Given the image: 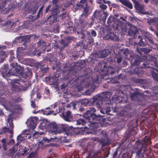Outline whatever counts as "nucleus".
<instances>
[{"mask_svg": "<svg viewBox=\"0 0 158 158\" xmlns=\"http://www.w3.org/2000/svg\"><path fill=\"white\" fill-rule=\"evenodd\" d=\"M110 93L108 92H102L94 97L91 101L92 103L98 109L101 108L100 112L103 114L105 112L109 114L110 111Z\"/></svg>", "mask_w": 158, "mask_h": 158, "instance_id": "obj_1", "label": "nucleus"}, {"mask_svg": "<svg viewBox=\"0 0 158 158\" xmlns=\"http://www.w3.org/2000/svg\"><path fill=\"white\" fill-rule=\"evenodd\" d=\"M107 23L108 26L112 25L115 26L116 29L121 30L124 34L133 36L135 38L138 32L137 28L136 27L133 25H127L114 16H110L108 18Z\"/></svg>", "mask_w": 158, "mask_h": 158, "instance_id": "obj_2", "label": "nucleus"}, {"mask_svg": "<svg viewBox=\"0 0 158 158\" xmlns=\"http://www.w3.org/2000/svg\"><path fill=\"white\" fill-rule=\"evenodd\" d=\"M95 111L94 107L91 106L83 114V116L89 122V124L88 125L90 129H92L95 132L99 131L101 132L102 130H100L98 128L100 126H102L101 122L104 121V119L100 118L102 117L100 115H97L94 114V113Z\"/></svg>", "mask_w": 158, "mask_h": 158, "instance_id": "obj_3", "label": "nucleus"}, {"mask_svg": "<svg viewBox=\"0 0 158 158\" xmlns=\"http://www.w3.org/2000/svg\"><path fill=\"white\" fill-rule=\"evenodd\" d=\"M144 37H141V36H139L138 37V39H139V45L141 46H143L146 45V44L148 45V43H150L152 44H154L153 41L149 38L150 37V34L149 33L144 32L143 33Z\"/></svg>", "mask_w": 158, "mask_h": 158, "instance_id": "obj_4", "label": "nucleus"}, {"mask_svg": "<svg viewBox=\"0 0 158 158\" xmlns=\"http://www.w3.org/2000/svg\"><path fill=\"white\" fill-rule=\"evenodd\" d=\"M10 53L11 56L13 55V52L10 51ZM16 59L13 56H11L9 60L10 66L15 69V70L17 73H19L23 70V68L20 65L18 64L16 62H15V60Z\"/></svg>", "mask_w": 158, "mask_h": 158, "instance_id": "obj_5", "label": "nucleus"}, {"mask_svg": "<svg viewBox=\"0 0 158 158\" xmlns=\"http://www.w3.org/2000/svg\"><path fill=\"white\" fill-rule=\"evenodd\" d=\"M59 128L57 124L54 123H50L47 127V131L55 134L61 132V130Z\"/></svg>", "mask_w": 158, "mask_h": 158, "instance_id": "obj_6", "label": "nucleus"}, {"mask_svg": "<svg viewBox=\"0 0 158 158\" xmlns=\"http://www.w3.org/2000/svg\"><path fill=\"white\" fill-rule=\"evenodd\" d=\"M84 11L82 14L80 16V23L81 24V27H85V25L86 24V22L84 21V19L88 15L90 14L89 12V7L86 6H85L83 7Z\"/></svg>", "mask_w": 158, "mask_h": 158, "instance_id": "obj_7", "label": "nucleus"}, {"mask_svg": "<svg viewBox=\"0 0 158 158\" xmlns=\"http://www.w3.org/2000/svg\"><path fill=\"white\" fill-rule=\"evenodd\" d=\"M6 46L0 45V62H2L5 59L6 55L5 52L3 51V49H5L6 48H10L12 46V45L9 42H5Z\"/></svg>", "mask_w": 158, "mask_h": 158, "instance_id": "obj_8", "label": "nucleus"}, {"mask_svg": "<svg viewBox=\"0 0 158 158\" xmlns=\"http://www.w3.org/2000/svg\"><path fill=\"white\" fill-rule=\"evenodd\" d=\"M25 138L23 136L21 135H19L17 138V143L15 144V146L16 145L18 146L20 144V143L23 142L24 141ZM17 149L15 148V146H14V147L10 149L9 150V154L10 155H11L12 154H14L16 151L17 150Z\"/></svg>", "mask_w": 158, "mask_h": 158, "instance_id": "obj_9", "label": "nucleus"}, {"mask_svg": "<svg viewBox=\"0 0 158 158\" xmlns=\"http://www.w3.org/2000/svg\"><path fill=\"white\" fill-rule=\"evenodd\" d=\"M47 124L46 123L44 122H43L41 123L40 124L39 127L40 129L44 131H43L41 132V131H37L35 132L33 134V138H36L37 137L36 135H42L45 133V131H47V127H46Z\"/></svg>", "mask_w": 158, "mask_h": 158, "instance_id": "obj_10", "label": "nucleus"}, {"mask_svg": "<svg viewBox=\"0 0 158 158\" xmlns=\"http://www.w3.org/2000/svg\"><path fill=\"white\" fill-rule=\"evenodd\" d=\"M8 64H4L0 69L2 76L5 77L12 74L11 70L8 68Z\"/></svg>", "mask_w": 158, "mask_h": 158, "instance_id": "obj_11", "label": "nucleus"}, {"mask_svg": "<svg viewBox=\"0 0 158 158\" xmlns=\"http://www.w3.org/2000/svg\"><path fill=\"white\" fill-rule=\"evenodd\" d=\"M36 118L34 117L28 118L26 123L29 128L34 130L36 127Z\"/></svg>", "mask_w": 158, "mask_h": 158, "instance_id": "obj_12", "label": "nucleus"}, {"mask_svg": "<svg viewBox=\"0 0 158 158\" xmlns=\"http://www.w3.org/2000/svg\"><path fill=\"white\" fill-rule=\"evenodd\" d=\"M135 8L138 13H140L145 15H152V14L151 13H148V12L144 11L143 9L144 6L143 5L140 4L139 2H135Z\"/></svg>", "mask_w": 158, "mask_h": 158, "instance_id": "obj_13", "label": "nucleus"}, {"mask_svg": "<svg viewBox=\"0 0 158 158\" xmlns=\"http://www.w3.org/2000/svg\"><path fill=\"white\" fill-rule=\"evenodd\" d=\"M99 11V10H96L95 11L94 14L93 16L96 19L103 21H105L106 18L108 15V14L107 12H104L103 13V16L102 17L100 16Z\"/></svg>", "mask_w": 158, "mask_h": 158, "instance_id": "obj_14", "label": "nucleus"}, {"mask_svg": "<svg viewBox=\"0 0 158 158\" xmlns=\"http://www.w3.org/2000/svg\"><path fill=\"white\" fill-rule=\"evenodd\" d=\"M92 80L93 83L91 85V84H88V87H90L91 86L92 87L89 90H88L86 91V93L87 94H89V93H88V92H90V93H91L94 91V87L93 86V83H96L97 84H99L101 82V80L99 79V77L98 76H97L95 79H94L93 78H92Z\"/></svg>", "mask_w": 158, "mask_h": 158, "instance_id": "obj_15", "label": "nucleus"}, {"mask_svg": "<svg viewBox=\"0 0 158 158\" xmlns=\"http://www.w3.org/2000/svg\"><path fill=\"white\" fill-rule=\"evenodd\" d=\"M9 126V128L4 127L3 130L7 132L10 133H11L12 130L13 128V124L12 123V118H8L7 119V126Z\"/></svg>", "mask_w": 158, "mask_h": 158, "instance_id": "obj_16", "label": "nucleus"}, {"mask_svg": "<svg viewBox=\"0 0 158 158\" xmlns=\"http://www.w3.org/2000/svg\"><path fill=\"white\" fill-rule=\"evenodd\" d=\"M108 54V53L106 52V50H105L103 51H100L97 54H94L92 55H91L90 58H92L94 56L100 58H103L106 57Z\"/></svg>", "mask_w": 158, "mask_h": 158, "instance_id": "obj_17", "label": "nucleus"}, {"mask_svg": "<svg viewBox=\"0 0 158 158\" xmlns=\"http://www.w3.org/2000/svg\"><path fill=\"white\" fill-rule=\"evenodd\" d=\"M2 105L4 106L7 110H11L13 107V104L12 102L10 100H6L2 103Z\"/></svg>", "mask_w": 158, "mask_h": 158, "instance_id": "obj_18", "label": "nucleus"}, {"mask_svg": "<svg viewBox=\"0 0 158 158\" xmlns=\"http://www.w3.org/2000/svg\"><path fill=\"white\" fill-rule=\"evenodd\" d=\"M147 22L150 25L156 26L158 23V18L156 17L153 18H149L148 19Z\"/></svg>", "mask_w": 158, "mask_h": 158, "instance_id": "obj_19", "label": "nucleus"}, {"mask_svg": "<svg viewBox=\"0 0 158 158\" xmlns=\"http://www.w3.org/2000/svg\"><path fill=\"white\" fill-rule=\"evenodd\" d=\"M87 4L85 0H81L79 2L76 3V7L75 8V10H77L81 7H84L85 6H86Z\"/></svg>", "mask_w": 158, "mask_h": 158, "instance_id": "obj_20", "label": "nucleus"}, {"mask_svg": "<svg viewBox=\"0 0 158 158\" xmlns=\"http://www.w3.org/2000/svg\"><path fill=\"white\" fill-rule=\"evenodd\" d=\"M106 38L110 39L114 41H117L119 40L118 36L113 33H110L106 35Z\"/></svg>", "mask_w": 158, "mask_h": 158, "instance_id": "obj_21", "label": "nucleus"}, {"mask_svg": "<svg viewBox=\"0 0 158 158\" xmlns=\"http://www.w3.org/2000/svg\"><path fill=\"white\" fill-rule=\"evenodd\" d=\"M73 116L71 114V112L70 111H67L65 115H64L63 117V119L65 121L70 122L72 119Z\"/></svg>", "mask_w": 158, "mask_h": 158, "instance_id": "obj_22", "label": "nucleus"}, {"mask_svg": "<svg viewBox=\"0 0 158 158\" xmlns=\"http://www.w3.org/2000/svg\"><path fill=\"white\" fill-rule=\"evenodd\" d=\"M39 50H37L36 49H35L33 48H31V50L29 52L28 55L30 56L37 55L38 56H40L41 52H39Z\"/></svg>", "mask_w": 158, "mask_h": 158, "instance_id": "obj_23", "label": "nucleus"}, {"mask_svg": "<svg viewBox=\"0 0 158 158\" xmlns=\"http://www.w3.org/2000/svg\"><path fill=\"white\" fill-rule=\"evenodd\" d=\"M71 40H73L72 37H67L66 40V42H65V40H62L60 43L63 45L64 47H65L68 46V43H69Z\"/></svg>", "mask_w": 158, "mask_h": 158, "instance_id": "obj_24", "label": "nucleus"}, {"mask_svg": "<svg viewBox=\"0 0 158 158\" xmlns=\"http://www.w3.org/2000/svg\"><path fill=\"white\" fill-rule=\"evenodd\" d=\"M72 126L71 127H69L66 124H61L60 127H58L59 129H60L61 130V132L63 131H69V129H70L71 128H72Z\"/></svg>", "mask_w": 158, "mask_h": 158, "instance_id": "obj_25", "label": "nucleus"}, {"mask_svg": "<svg viewBox=\"0 0 158 158\" xmlns=\"http://www.w3.org/2000/svg\"><path fill=\"white\" fill-rule=\"evenodd\" d=\"M24 51V49L21 47L18 48L17 50V57H18L19 56H22L25 55Z\"/></svg>", "mask_w": 158, "mask_h": 158, "instance_id": "obj_26", "label": "nucleus"}, {"mask_svg": "<svg viewBox=\"0 0 158 158\" xmlns=\"http://www.w3.org/2000/svg\"><path fill=\"white\" fill-rule=\"evenodd\" d=\"M60 102H58L55 103L54 104H53L52 105H51L49 107H47L46 108V109H55L56 107H57L58 106L59 109L58 110H59L60 109Z\"/></svg>", "mask_w": 158, "mask_h": 158, "instance_id": "obj_27", "label": "nucleus"}, {"mask_svg": "<svg viewBox=\"0 0 158 158\" xmlns=\"http://www.w3.org/2000/svg\"><path fill=\"white\" fill-rule=\"evenodd\" d=\"M22 42H23V36L16 37L14 40V43H20Z\"/></svg>", "mask_w": 158, "mask_h": 158, "instance_id": "obj_28", "label": "nucleus"}, {"mask_svg": "<svg viewBox=\"0 0 158 158\" xmlns=\"http://www.w3.org/2000/svg\"><path fill=\"white\" fill-rule=\"evenodd\" d=\"M31 37V35H27L23 36V42L24 43L29 42L30 39Z\"/></svg>", "mask_w": 158, "mask_h": 158, "instance_id": "obj_29", "label": "nucleus"}, {"mask_svg": "<svg viewBox=\"0 0 158 158\" xmlns=\"http://www.w3.org/2000/svg\"><path fill=\"white\" fill-rule=\"evenodd\" d=\"M136 51L140 55L142 53L141 51L145 52H150L149 50L147 51L146 48H138Z\"/></svg>", "mask_w": 158, "mask_h": 158, "instance_id": "obj_30", "label": "nucleus"}, {"mask_svg": "<svg viewBox=\"0 0 158 158\" xmlns=\"http://www.w3.org/2000/svg\"><path fill=\"white\" fill-rule=\"evenodd\" d=\"M85 123V121L83 119L80 118L77 120V125H83Z\"/></svg>", "mask_w": 158, "mask_h": 158, "instance_id": "obj_31", "label": "nucleus"}, {"mask_svg": "<svg viewBox=\"0 0 158 158\" xmlns=\"http://www.w3.org/2000/svg\"><path fill=\"white\" fill-rule=\"evenodd\" d=\"M124 5L128 7L129 8L131 9L133 8L132 5V4L130 3L129 1H124Z\"/></svg>", "mask_w": 158, "mask_h": 158, "instance_id": "obj_32", "label": "nucleus"}, {"mask_svg": "<svg viewBox=\"0 0 158 158\" xmlns=\"http://www.w3.org/2000/svg\"><path fill=\"white\" fill-rule=\"evenodd\" d=\"M1 142L2 143V146L3 147V148L4 150H6L7 149L6 146L7 145V143L6 142V140L4 139H3L1 140Z\"/></svg>", "mask_w": 158, "mask_h": 158, "instance_id": "obj_33", "label": "nucleus"}, {"mask_svg": "<svg viewBox=\"0 0 158 158\" xmlns=\"http://www.w3.org/2000/svg\"><path fill=\"white\" fill-rule=\"evenodd\" d=\"M54 138H50L49 139H48L46 137H44L43 138V140L44 142L49 143L51 142H53L54 140Z\"/></svg>", "mask_w": 158, "mask_h": 158, "instance_id": "obj_34", "label": "nucleus"}, {"mask_svg": "<svg viewBox=\"0 0 158 158\" xmlns=\"http://www.w3.org/2000/svg\"><path fill=\"white\" fill-rule=\"evenodd\" d=\"M97 2L99 4H102L103 3H108V5L110 6V2L109 1H105V0H98Z\"/></svg>", "mask_w": 158, "mask_h": 158, "instance_id": "obj_35", "label": "nucleus"}, {"mask_svg": "<svg viewBox=\"0 0 158 158\" xmlns=\"http://www.w3.org/2000/svg\"><path fill=\"white\" fill-rule=\"evenodd\" d=\"M55 111H56V113L54 114L53 112H54V111L52 110H50L49 111V112H48V113L46 114L48 115L51 114H53L54 115H56L57 113L60 112V110H57V109H56Z\"/></svg>", "mask_w": 158, "mask_h": 158, "instance_id": "obj_36", "label": "nucleus"}, {"mask_svg": "<svg viewBox=\"0 0 158 158\" xmlns=\"http://www.w3.org/2000/svg\"><path fill=\"white\" fill-rule=\"evenodd\" d=\"M138 94L137 93H132L130 94V97L132 100H134Z\"/></svg>", "mask_w": 158, "mask_h": 158, "instance_id": "obj_37", "label": "nucleus"}, {"mask_svg": "<svg viewBox=\"0 0 158 158\" xmlns=\"http://www.w3.org/2000/svg\"><path fill=\"white\" fill-rule=\"evenodd\" d=\"M77 102H72L70 103L69 105L70 106L72 109H75V106L77 105Z\"/></svg>", "mask_w": 158, "mask_h": 158, "instance_id": "obj_38", "label": "nucleus"}, {"mask_svg": "<svg viewBox=\"0 0 158 158\" xmlns=\"http://www.w3.org/2000/svg\"><path fill=\"white\" fill-rule=\"evenodd\" d=\"M49 19L50 20L52 19V22H50L51 23H54L56 20V18L54 16V15H52L49 17Z\"/></svg>", "mask_w": 158, "mask_h": 158, "instance_id": "obj_39", "label": "nucleus"}, {"mask_svg": "<svg viewBox=\"0 0 158 158\" xmlns=\"http://www.w3.org/2000/svg\"><path fill=\"white\" fill-rule=\"evenodd\" d=\"M152 74L153 78L158 81V75L155 72H153Z\"/></svg>", "mask_w": 158, "mask_h": 158, "instance_id": "obj_40", "label": "nucleus"}, {"mask_svg": "<svg viewBox=\"0 0 158 158\" xmlns=\"http://www.w3.org/2000/svg\"><path fill=\"white\" fill-rule=\"evenodd\" d=\"M28 158H36V156L35 153L31 152L29 155Z\"/></svg>", "mask_w": 158, "mask_h": 158, "instance_id": "obj_41", "label": "nucleus"}, {"mask_svg": "<svg viewBox=\"0 0 158 158\" xmlns=\"http://www.w3.org/2000/svg\"><path fill=\"white\" fill-rule=\"evenodd\" d=\"M19 82L18 81L15 80L14 81V84L13 85V86L14 87H19Z\"/></svg>", "mask_w": 158, "mask_h": 158, "instance_id": "obj_42", "label": "nucleus"}, {"mask_svg": "<svg viewBox=\"0 0 158 158\" xmlns=\"http://www.w3.org/2000/svg\"><path fill=\"white\" fill-rule=\"evenodd\" d=\"M108 71L109 73H114V71L113 70L112 68L110 66L108 68Z\"/></svg>", "mask_w": 158, "mask_h": 158, "instance_id": "obj_43", "label": "nucleus"}, {"mask_svg": "<svg viewBox=\"0 0 158 158\" xmlns=\"http://www.w3.org/2000/svg\"><path fill=\"white\" fill-rule=\"evenodd\" d=\"M29 131L28 130L26 129L24 130L22 132V134L23 135H28L29 134Z\"/></svg>", "mask_w": 158, "mask_h": 158, "instance_id": "obj_44", "label": "nucleus"}, {"mask_svg": "<svg viewBox=\"0 0 158 158\" xmlns=\"http://www.w3.org/2000/svg\"><path fill=\"white\" fill-rule=\"evenodd\" d=\"M100 8L102 9L105 10L107 8V6L104 5H101L100 6Z\"/></svg>", "mask_w": 158, "mask_h": 158, "instance_id": "obj_45", "label": "nucleus"}, {"mask_svg": "<svg viewBox=\"0 0 158 158\" xmlns=\"http://www.w3.org/2000/svg\"><path fill=\"white\" fill-rule=\"evenodd\" d=\"M112 109L113 112H114L118 111V109L117 107H112Z\"/></svg>", "mask_w": 158, "mask_h": 158, "instance_id": "obj_46", "label": "nucleus"}, {"mask_svg": "<svg viewBox=\"0 0 158 158\" xmlns=\"http://www.w3.org/2000/svg\"><path fill=\"white\" fill-rule=\"evenodd\" d=\"M31 106L33 108H35L36 107L35 104V102L33 101H31Z\"/></svg>", "mask_w": 158, "mask_h": 158, "instance_id": "obj_47", "label": "nucleus"}, {"mask_svg": "<svg viewBox=\"0 0 158 158\" xmlns=\"http://www.w3.org/2000/svg\"><path fill=\"white\" fill-rule=\"evenodd\" d=\"M92 36L94 37H95L96 36V33L94 30H93L92 31Z\"/></svg>", "mask_w": 158, "mask_h": 158, "instance_id": "obj_48", "label": "nucleus"}, {"mask_svg": "<svg viewBox=\"0 0 158 158\" xmlns=\"http://www.w3.org/2000/svg\"><path fill=\"white\" fill-rule=\"evenodd\" d=\"M45 91L47 95H49V94L50 91L49 89L48 88H46L45 89Z\"/></svg>", "mask_w": 158, "mask_h": 158, "instance_id": "obj_49", "label": "nucleus"}, {"mask_svg": "<svg viewBox=\"0 0 158 158\" xmlns=\"http://www.w3.org/2000/svg\"><path fill=\"white\" fill-rule=\"evenodd\" d=\"M39 143L38 144V147L39 148H42V146L43 145V142L41 141L39 142Z\"/></svg>", "mask_w": 158, "mask_h": 158, "instance_id": "obj_50", "label": "nucleus"}, {"mask_svg": "<svg viewBox=\"0 0 158 158\" xmlns=\"http://www.w3.org/2000/svg\"><path fill=\"white\" fill-rule=\"evenodd\" d=\"M51 85H55V86H56L57 85V81H55L54 82H53L52 84H51Z\"/></svg>", "mask_w": 158, "mask_h": 158, "instance_id": "obj_51", "label": "nucleus"}, {"mask_svg": "<svg viewBox=\"0 0 158 158\" xmlns=\"http://www.w3.org/2000/svg\"><path fill=\"white\" fill-rule=\"evenodd\" d=\"M58 1V0H53L52 2L53 4L55 5V6L57 2Z\"/></svg>", "mask_w": 158, "mask_h": 158, "instance_id": "obj_52", "label": "nucleus"}, {"mask_svg": "<svg viewBox=\"0 0 158 158\" xmlns=\"http://www.w3.org/2000/svg\"><path fill=\"white\" fill-rule=\"evenodd\" d=\"M122 61V58H118L117 59V62L118 63H120Z\"/></svg>", "mask_w": 158, "mask_h": 158, "instance_id": "obj_53", "label": "nucleus"}, {"mask_svg": "<svg viewBox=\"0 0 158 158\" xmlns=\"http://www.w3.org/2000/svg\"><path fill=\"white\" fill-rule=\"evenodd\" d=\"M42 44L43 46H50V45L49 44H46L45 42H43L42 43Z\"/></svg>", "mask_w": 158, "mask_h": 158, "instance_id": "obj_54", "label": "nucleus"}, {"mask_svg": "<svg viewBox=\"0 0 158 158\" xmlns=\"http://www.w3.org/2000/svg\"><path fill=\"white\" fill-rule=\"evenodd\" d=\"M14 143V140L13 139L11 140L9 142V144H13Z\"/></svg>", "mask_w": 158, "mask_h": 158, "instance_id": "obj_55", "label": "nucleus"}, {"mask_svg": "<svg viewBox=\"0 0 158 158\" xmlns=\"http://www.w3.org/2000/svg\"><path fill=\"white\" fill-rule=\"evenodd\" d=\"M37 97L39 98H40L41 97L39 93H37Z\"/></svg>", "mask_w": 158, "mask_h": 158, "instance_id": "obj_56", "label": "nucleus"}, {"mask_svg": "<svg viewBox=\"0 0 158 158\" xmlns=\"http://www.w3.org/2000/svg\"><path fill=\"white\" fill-rule=\"evenodd\" d=\"M43 6H42L41 7V8L39 10V14H40V13L42 12L43 10Z\"/></svg>", "mask_w": 158, "mask_h": 158, "instance_id": "obj_57", "label": "nucleus"}, {"mask_svg": "<svg viewBox=\"0 0 158 158\" xmlns=\"http://www.w3.org/2000/svg\"><path fill=\"white\" fill-rule=\"evenodd\" d=\"M81 35H82L81 37V38L82 39H84L85 38V35H84L83 33H81Z\"/></svg>", "mask_w": 158, "mask_h": 158, "instance_id": "obj_58", "label": "nucleus"}, {"mask_svg": "<svg viewBox=\"0 0 158 158\" xmlns=\"http://www.w3.org/2000/svg\"><path fill=\"white\" fill-rule=\"evenodd\" d=\"M153 2H154V3L156 4L157 5L158 3V2L157 0H153Z\"/></svg>", "mask_w": 158, "mask_h": 158, "instance_id": "obj_59", "label": "nucleus"}, {"mask_svg": "<svg viewBox=\"0 0 158 158\" xmlns=\"http://www.w3.org/2000/svg\"><path fill=\"white\" fill-rule=\"evenodd\" d=\"M50 6L49 5L48 6V7L47 8V9L46 10V13H47L49 9L50 8Z\"/></svg>", "mask_w": 158, "mask_h": 158, "instance_id": "obj_60", "label": "nucleus"}, {"mask_svg": "<svg viewBox=\"0 0 158 158\" xmlns=\"http://www.w3.org/2000/svg\"><path fill=\"white\" fill-rule=\"evenodd\" d=\"M66 87V86L65 85H61V88L62 89H63L64 88H65Z\"/></svg>", "mask_w": 158, "mask_h": 158, "instance_id": "obj_61", "label": "nucleus"}, {"mask_svg": "<svg viewBox=\"0 0 158 158\" xmlns=\"http://www.w3.org/2000/svg\"><path fill=\"white\" fill-rule=\"evenodd\" d=\"M3 85L2 84V82H0V88H3Z\"/></svg>", "mask_w": 158, "mask_h": 158, "instance_id": "obj_62", "label": "nucleus"}, {"mask_svg": "<svg viewBox=\"0 0 158 158\" xmlns=\"http://www.w3.org/2000/svg\"><path fill=\"white\" fill-rule=\"evenodd\" d=\"M86 33L87 34V35H88L89 36L90 35V34L88 31H86Z\"/></svg>", "mask_w": 158, "mask_h": 158, "instance_id": "obj_63", "label": "nucleus"}, {"mask_svg": "<svg viewBox=\"0 0 158 158\" xmlns=\"http://www.w3.org/2000/svg\"><path fill=\"white\" fill-rule=\"evenodd\" d=\"M131 0L134 2V3L135 4V2H138L135 1V0Z\"/></svg>", "mask_w": 158, "mask_h": 158, "instance_id": "obj_64", "label": "nucleus"}]
</instances>
